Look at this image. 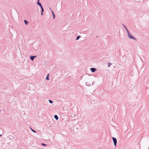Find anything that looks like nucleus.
<instances>
[{"label": "nucleus", "instance_id": "obj_9", "mask_svg": "<svg viewBox=\"0 0 149 149\" xmlns=\"http://www.w3.org/2000/svg\"><path fill=\"white\" fill-rule=\"evenodd\" d=\"M24 22L25 24L26 25H27L29 23V22L26 20H24Z\"/></svg>", "mask_w": 149, "mask_h": 149}, {"label": "nucleus", "instance_id": "obj_2", "mask_svg": "<svg viewBox=\"0 0 149 149\" xmlns=\"http://www.w3.org/2000/svg\"><path fill=\"white\" fill-rule=\"evenodd\" d=\"M97 69L95 68H91V72H95L96 71H97Z\"/></svg>", "mask_w": 149, "mask_h": 149}, {"label": "nucleus", "instance_id": "obj_17", "mask_svg": "<svg viewBox=\"0 0 149 149\" xmlns=\"http://www.w3.org/2000/svg\"><path fill=\"white\" fill-rule=\"evenodd\" d=\"M131 38L132 39H133L135 40H136V38Z\"/></svg>", "mask_w": 149, "mask_h": 149}, {"label": "nucleus", "instance_id": "obj_25", "mask_svg": "<svg viewBox=\"0 0 149 149\" xmlns=\"http://www.w3.org/2000/svg\"><path fill=\"white\" fill-rule=\"evenodd\" d=\"M96 37L97 38V37H98V36H96Z\"/></svg>", "mask_w": 149, "mask_h": 149}, {"label": "nucleus", "instance_id": "obj_23", "mask_svg": "<svg viewBox=\"0 0 149 149\" xmlns=\"http://www.w3.org/2000/svg\"><path fill=\"white\" fill-rule=\"evenodd\" d=\"M49 9H50V10H52L51 8H49Z\"/></svg>", "mask_w": 149, "mask_h": 149}, {"label": "nucleus", "instance_id": "obj_20", "mask_svg": "<svg viewBox=\"0 0 149 149\" xmlns=\"http://www.w3.org/2000/svg\"><path fill=\"white\" fill-rule=\"evenodd\" d=\"M95 83V82L94 81H93V82H92V85H94V84Z\"/></svg>", "mask_w": 149, "mask_h": 149}, {"label": "nucleus", "instance_id": "obj_15", "mask_svg": "<svg viewBox=\"0 0 149 149\" xmlns=\"http://www.w3.org/2000/svg\"><path fill=\"white\" fill-rule=\"evenodd\" d=\"M41 145L42 146H47V145L44 144V143H42Z\"/></svg>", "mask_w": 149, "mask_h": 149}, {"label": "nucleus", "instance_id": "obj_3", "mask_svg": "<svg viewBox=\"0 0 149 149\" xmlns=\"http://www.w3.org/2000/svg\"><path fill=\"white\" fill-rule=\"evenodd\" d=\"M36 56H31L30 57V59L31 60V61H33L34 59V58H36Z\"/></svg>", "mask_w": 149, "mask_h": 149}, {"label": "nucleus", "instance_id": "obj_14", "mask_svg": "<svg viewBox=\"0 0 149 149\" xmlns=\"http://www.w3.org/2000/svg\"><path fill=\"white\" fill-rule=\"evenodd\" d=\"M123 27H124V28L126 30H127V28L126 27V26H125L124 24H123Z\"/></svg>", "mask_w": 149, "mask_h": 149}, {"label": "nucleus", "instance_id": "obj_16", "mask_svg": "<svg viewBox=\"0 0 149 149\" xmlns=\"http://www.w3.org/2000/svg\"><path fill=\"white\" fill-rule=\"evenodd\" d=\"M41 12H44V9L43 7H42L41 8Z\"/></svg>", "mask_w": 149, "mask_h": 149}, {"label": "nucleus", "instance_id": "obj_18", "mask_svg": "<svg viewBox=\"0 0 149 149\" xmlns=\"http://www.w3.org/2000/svg\"><path fill=\"white\" fill-rule=\"evenodd\" d=\"M127 32V33L129 32V30H128V29H127V30H126Z\"/></svg>", "mask_w": 149, "mask_h": 149}, {"label": "nucleus", "instance_id": "obj_21", "mask_svg": "<svg viewBox=\"0 0 149 149\" xmlns=\"http://www.w3.org/2000/svg\"><path fill=\"white\" fill-rule=\"evenodd\" d=\"M79 38H76V40H78L79 39Z\"/></svg>", "mask_w": 149, "mask_h": 149}, {"label": "nucleus", "instance_id": "obj_24", "mask_svg": "<svg viewBox=\"0 0 149 149\" xmlns=\"http://www.w3.org/2000/svg\"><path fill=\"white\" fill-rule=\"evenodd\" d=\"M1 136V135L0 134V137Z\"/></svg>", "mask_w": 149, "mask_h": 149}, {"label": "nucleus", "instance_id": "obj_12", "mask_svg": "<svg viewBox=\"0 0 149 149\" xmlns=\"http://www.w3.org/2000/svg\"><path fill=\"white\" fill-rule=\"evenodd\" d=\"M49 102L51 103V104H52L53 103V102L52 101V100H48Z\"/></svg>", "mask_w": 149, "mask_h": 149}, {"label": "nucleus", "instance_id": "obj_4", "mask_svg": "<svg viewBox=\"0 0 149 149\" xmlns=\"http://www.w3.org/2000/svg\"><path fill=\"white\" fill-rule=\"evenodd\" d=\"M40 0H38L37 2V4L41 8L42 7V5L39 2Z\"/></svg>", "mask_w": 149, "mask_h": 149}, {"label": "nucleus", "instance_id": "obj_6", "mask_svg": "<svg viewBox=\"0 0 149 149\" xmlns=\"http://www.w3.org/2000/svg\"><path fill=\"white\" fill-rule=\"evenodd\" d=\"M54 118L56 119V120H57L58 119V116L56 115H54Z\"/></svg>", "mask_w": 149, "mask_h": 149}, {"label": "nucleus", "instance_id": "obj_13", "mask_svg": "<svg viewBox=\"0 0 149 149\" xmlns=\"http://www.w3.org/2000/svg\"><path fill=\"white\" fill-rule=\"evenodd\" d=\"M31 130H32V132H33L34 133H36V131H35V130H33V129H31Z\"/></svg>", "mask_w": 149, "mask_h": 149}, {"label": "nucleus", "instance_id": "obj_5", "mask_svg": "<svg viewBox=\"0 0 149 149\" xmlns=\"http://www.w3.org/2000/svg\"><path fill=\"white\" fill-rule=\"evenodd\" d=\"M128 36V37H134V36H132L131 34L129 32L127 33Z\"/></svg>", "mask_w": 149, "mask_h": 149}, {"label": "nucleus", "instance_id": "obj_7", "mask_svg": "<svg viewBox=\"0 0 149 149\" xmlns=\"http://www.w3.org/2000/svg\"><path fill=\"white\" fill-rule=\"evenodd\" d=\"M49 74H48L47 75V77L46 78V79L47 80H48L49 79Z\"/></svg>", "mask_w": 149, "mask_h": 149}, {"label": "nucleus", "instance_id": "obj_1", "mask_svg": "<svg viewBox=\"0 0 149 149\" xmlns=\"http://www.w3.org/2000/svg\"><path fill=\"white\" fill-rule=\"evenodd\" d=\"M112 139L113 140L114 146H116V145L117 143V140L114 137H113L112 138Z\"/></svg>", "mask_w": 149, "mask_h": 149}, {"label": "nucleus", "instance_id": "obj_11", "mask_svg": "<svg viewBox=\"0 0 149 149\" xmlns=\"http://www.w3.org/2000/svg\"><path fill=\"white\" fill-rule=\"evenodd\" d=\"M88 84V82H86V86H91V84Z\"/></svg>", "mask_w": 149, "mask_h": 149}, {"label": "nucleus", "instance_id": "obj_19", "mask_svg": "<svg viewBox=\"0 0 149 149\" xmlns=\"http://www.w3.org/2000/svg\"><path fill=\"white\" fill-rule=\"evenodd\" d=\"M43 12H41V15H43Z\"/></svg>", "mask_w": 149, "mask_h": 149}, {"label": "nucleus", "instance_id": "obj_10", "mask_svg": "<svg viewBox=\"0 0 149 149\" xmlns=\"http://www.w3.org/2000/svg\"><path fill=\"white\" fill-rule=\"evenodd\" d=\"M107 64H108V67H110L111 66V65L112 64V63H107Z\"/></svg>", "mask_w": 149, "mask_h": 149}, {"label": "nucleus", "instance_id": "obj_22", "mask_svg": "<svg viewBox=\"0 0 149 149\" xmlns=\"http://www.w3.org/2000/svg\"><path fill=\"white\" fill-rule=\"evenodd\" d=\"M80 36H77V37H80Z\"/></svg>", "mask_w": 149, "mask_h": 149}, {"label": "nucleus", "instance_id": "obj_8", "mask_svg": "<svg viewBox=\"0 0 149 149\" xmlns=\"http://www.w3.org/2000/svg\"><path fill=\"white\" fill-rule=\"evenodd\" d=\"M51 11H52V15H53V19H54L55 17V15L54 14V12L52 10H51Z\"/></svg>", "mask_w": 149, "mask_h": 149}]
</instances>
